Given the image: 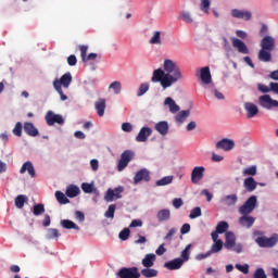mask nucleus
<instances>
[{"label":"nucleus","instance_id":"nucleus-1","mask_svg":"<svg viewBox=\"0 0 278 278\" xmlns=\"http://www.w3.org/2000/svg\"><path fill=\"white\" fill-rule=\"evenodd\" d=\"M163 68H157L153 71L151 81L152 84H161L162 88H170L173 84H177L179 79H184L181 74V68L177 63L170 59H166L163 63Z\"/></svg>","mask_w":278,"mask_h":278},{"label":"nucleus","instance_id":"nucleus-2","mask_svg":"<svg viewBox=\"0 0 278 278\" xmlns=\"http://www.w3.org/2000/svg\"><path fill=\"white\" fill-rule=\"evenodd\" d=\"M257 207V197L251 195L239 208L238 212L241 215H250L253 214L255 208Z\"/></svg>","mask_w":278,"mask_h":278},{"label":"nucleus","instance_id":"nucleus-3","mask_svg":"<svg viewBox=\"0 0 278 278\" xmlns=\"http://www.w3.org/2000/svg\"><path fill=\"white\" fill-rule=\"evenodd\" d=\"M256 244H258V247H261V249H270L273 247H275L278 242V235L274 233L271 237H257L255 239Z\"/></svg>","mask_w":278,"mask_h":278},{"label":"nucleus","instance_id":"nucleus-4","mask_svg":"<svg viewBox=\"0 0 278 278\" xmlns=\"http://www.w3.org/2000/svg\"><path fill=\"white\" fill-rule=\"evenodd\" d=\"M131 160H134V153L130 150H125L122 153L121 159L117 163L118 173H123V170H125V168L129 166V163L131 162Z\"/></svg>","mask_w":278,"mask_h":278},{"label":"nucleus","instance_id":"nucleus-5","mask_svg":"<svg viewBox=\"0 0 278 278\" xmlns=\"http://www.w3.org/2000/svg\"><path fill=\"white\" fill-rule=\"evenodd\" d=\"M45 121L48 127L53 125H64V117L60 114H55L53 111H48L45 116Z\"/></svg>","mask_w":278,"mask_h":278},{"label":"nucleus","instance_id":"nucleus-6","mask_svg":"<svg viewBox=\"0 0 278 278\" xmlns=\"http://www.w3.org/2000/svg\"><path fill=\"white\" fill-rule=\"evenodd\" d=\"M123 192H125V188L123 186L116 187L114 189H108L104 200L108 203H112V201H116V199H123Z\"/></svg>","mask_w":278,"mask_h":278},{"label":"nucleus","instance_id":"nucleus-7","mask_svg":"<svg viewBox=\"0 0 278 278\" xmlns=\"http://www.w3.org/2000/svg\"><path fill=\"white\" fill-rule=\"evenodd\" d=\"M118 278H140V271L138 267H122L117 273Z\"/></svg>","mask_w":278,"mask_h":278},{"label":"nucleus","instance_id":"nucleus-8","mask_svg":"<svg viewBox=\"0 0 278 278\" xmlns=\"http://www.w3.org/2000/svg\"><path fill=\"white\" fill-rule=\"evenodd\" d=\"M258 104L265 110H273V108H278V101L274 100L268 94L261 96L258 98Z\"/></svg>","mask_w":278,"mask_h":278},{"label":"nucleus","instance_id":"nucleus-9","mask_svg":"<svg viewBox=\"0 0 278 278\" xmlns=\"http://www.w3.org/2000/svg\"><path fill=\"white\" fill-rule=\"evenodd\" d=\"M141 181H151V172H149V169L142 168L136 173L134 177L135 186H138V184H140Z\"/></svg>","mask_w":278,"mask_h":278},{"label":"nucleus","instance_id":"nucleus-10","mask_svg":"<svg viewBox=\"0 0 278 278\" xmlns=\"http://www.w3.org/2000/svg\"><path fill=\"white\" fill-rule=\"evenodd\" d=\"M204 175H205V167L195 166L191 172V181L193 184H199L201 179H203Z\"/></svg>","mask_w":278,"mask_h":278},{"label":"nucleus","instance_id":"nucleus-11","mask_svg":"<svg viewBox=\"0 0 278 278\" xmlns=\"http://www.w3.org/2000/svg\"><path fill=\"white\" fill-rule=\"evenodd\" d=\"M261 49L265 51H275V38L265 36L261 41Z\"/></svg>","mask_w":278,"mask_h":278},{"label":"nucleus","instance_id":"nucleus-12","mask_svg":"<svg viewBox=\"0 0 278 278\" xmlns=\"http://www.w3.org/2000/svg\"><path fill=\"white\" fill-rule=\"evenodd\" d=\"M239 225L245 227V229H251V227L255 225V217L251 215H241V217H239Z\"/></svg>","mask_w":278,"mask_h":278},{"label":"nucleus","instance_id":"nucleus-13","mask_svg":"<svg viewBox=\"0 0 278 278\" xmlns=\"http://www.w3.org/2000/svg\"><path fill=\"white\" fill-rule=\"evenodd\" d=\"M215 147L217 150L222 149L223 151H231V149L236 147V142H233V140L230 139H222L216 143Z\"/></svg>","mask_w":278,"mask_h":278},{"label":"nucleus","instance_id":"nucleus-14","mask_svg":"<svg viewBox=\"0 0 278 278\" xmlns=\"http://www.w3.org/2000/svg\"><path fill=\"white\" fill-rule=\"evenodd\" d=\"M184 266V260L177 257L173 261H168L164 264V267L167 268V270H179Z\"/></svg>","mask_w":278,"mask_h":278},{"label":"nucleus","instance_id":"nucleus-15","mask_svg":"<svg viewBox=\"0 0 278 278\" xmlns=\"http://www.w3.org/2000/svg\"><path fill=\"white\" fill-rule=\"evenodd\" d=\"M244 110L247 112L248 118H254V116H257L260 113V109H257V105L251 102L244 103Z\"/></svg>","mask_w":278,"mask_h":278},{"label":"nucleus","instance_id":"nucleus-16","mask_svg":"<svg viewBox=\"0 0 278 278\" xmlns=\"http://www.w3.org/2000/svg\"><path fill=\"white\" fill-rule=\"evenodd\" d=\"M20 173L21 175H25V173H28L29 177H36V169L34 168V164L30 161H27L22 165Z\"/></svg>","mask_w":278,"mask_h":278},{"label":"nucleus","instance_id":"nucleus-17","mask_svg":"<svg viewBox=\"0 0 278 278\" xmlns=\"http://www.w3.org/2000/svg\"><path fill=\"white\" fill-rule=\"evenodd\" d=\"M151 134H153V130L150 127H142L136 137L137 142H147Z\"/></svg>","mask_w":278,"mask_h":278},{"label":"nucleus","instance_id":"nucleus-18","mask_svg":"<svg viewBox=\"0 0 278 278\" xmlns=\"http://www.w3.org/2000/svg\"><path fill=\"white\" fill-rule=\"evenodd\" d=\"M231 16H233V18H242L243 21H251V16H253V14L251 13V11H241L238 9H233L231 11Z\"/></svg>","mask_w":278,"mask_h":278},{"label":"nucleus","instance_id":"nucleus-19","mask_svg":"<svg viewBox=\"0 0 278 278\" xmlns=\"http://www.w3.org/2000/svg\"><path fill=\"white\" fill-rule=\"evenodd\" d=\"M71 81H73V76L71 73H66L61 76L60 80L55 79L53 84H59L60 88H68L71 86Z\"/></svg>","mask_w":278,"mask_h":278},{"label":"nucleus","instance_id":"nucleus-20","mask_svg":"<svg viewBox=\"0 0 278 278\" xmlns=\"http://www.w3.org/2000/svg\"><path fill=\"white\" fill-rule=\"evenodd\" d=\"M81 190L85 192V194H94L96 197H99L100 192L99 189L94 187V184L89 182H83L81 184Z\"/></svg>","mask_w":278,"mask_h":278},{"label":"nucleus","instance_id":"nucleus-21","mask_svg":"<svg viewBox=\"0 0 278 278\" xmlns=\"http://www.w3.org/2000/svg\"><path fill=\"white\" fill-rule=\"evenodd\" d=\"M232 47L239 51V53L248 54L249 53V48L247 45L238 39V38H232Z\"/></svg>","mask_w":278,"mask_h":278},{"label":"nucleus","instance_id":"nucleus-22","mask_svg":"<svg viewBox=\"0 0 278 278\" xmlns=\"http://www.w3.org/2000/svg\"><path fill=\"white\" fill-rule=\"evenodd\" d=\"M200 79L203 84H212V73L210 72L208 66L200 70Z\"/></svg>","mask_w":278,"mask_h":278},{"label":"nucleus","instance_id":"nucleus-23","mask_svg":"<svg viewBox=\"0 0 278 278\" xmlns=\"http://www.w3.org/2000/svg\"><path fill=\"white\" fill-rule=\"evenodd\" d=\"M24 131L27 134V136H30L31 138H36L40 132L38 131V128L34 126V123L31 122H26L24 124Z\"/></svg>","mask_w":278,"mask_h":278},{"label":"nucleus","instance_id":"nucleus-24","mask_svg":"<svg viewBox=\"0 0 278 278\" xmlns=\"http://www.w3.org/2000/svg\"><path fill=\"white\" fill-rule=\"evenodd\" d=\"M156 256L153 253L146 254V256L142 258L141 264L144 268H153L155 264Z\"/></svg>","mask_w":278,"mask_h":278},{"label":"nucleus","instance_id":"nucleus-25","mask_svg":"<svg viewBox=\"0 0 278 278\" xmlns=\"http://www.w3.org/2000/svg\"><path fill=\"white\" fill-rule=\"evenodd\" d=\"M243 188H245L247 192H253L257 188V181L253 177H248L243 181Z\"/></svg>","mask_w":278,"mask_h":278},{"label":"nucleus","instance_id":"nucleus-26","mask_svg":"<svg viewBox=\"0 0 278 278\" xmlns=\"http://www.w3.org/2000/svg\"><path fill=\"white\" fill-rule=\"evenodd\" d=\"M225 249H233V247H236V235H233V232L228 231L226 232V240L224 243Z\"/></svg>","mask_w":278,"mask_h":278},{"label":"nucleus","instance_id":"nucleus-27","mask_svg":"<svg viewBox=\"0 0 278 278\" xmlns=\"http://www.w3.org/2000/svg\"><path fill=\"white\" fill-rule=\"evenodd\" d=\"M164 105H168L169 112L172 114H177V112H179V110H180L179 105L170 97L165 99Z\"/></svg>","mask_w":278,"mask_h":278},{"label":"nucleus","instance_id":"nucleus-28","mask_svg":"<svg viewBox=\"0 0 278 278\" xmlns=\"http://www.w3.org/2000/svg\"><path fill=\"white\" fill-rule=\"evenodd\" d=\"M96 111L98 112V116H104L105 114V98H100L94 102Z\"/></svg>","mask_w":278,"mask_h":278},{"label":"nucleus","instance_id":"nucleus-29","mask_svg":"<svg viewBox=\"0 0 278 278\" xmlns=\"http://www.w3.org/2000/svg\"><path fill=\"white\" fill-rule=\"evenodd\" d=\"M154 129L161 134V136H166L168 134V122L163 121L155 124Z\"/></svg>","mask_w":278,"mask_h":278},{"label":"nucleus","instance_id":"nucleus-30","mask_svg":"<svg viewBox=\"0 0 278 278\" xmlns=\"http://www.w3.org/2000/svg\"><path fill=\"white\" fill-rule=\"evenodd\" d=\"M79 192H80L79 187L75 185H70L66 188L65 194L66 197H68V199H75V197H78Z\"/></svg>","mask_w":278,"mask_h":278},{"label":"nucleus","instance_id":"nucleus-31","mask_svg":"<svg viewBox=\"0 0 278 278\" xmlns=\"http://www.w3.org/2000/svg\"><path fill=\"white\" fill-rule=\"evenodd\" d=\"M156 218L159 223H164V220H170V210L168 208H163L157 212Z\"/></svg>","mask_w":278,"mask_h":278},{"label":"nucleus","instance_id":"nucleus-32","mask_svg":"<svg viewBox=\"0 0 278 278\" xmlns=\"http://www.w3.org/2000/svg\"><path fill=\"white\" fill-rule=\"evenodd\" d=\"M61 226L63 227V229H75V231H79V227L77 226V224H75L71 219L61 220Z\"/></svg>","mask_w":278,"mask_h":278},{"label":"nucleus","instance_id":"nucleus-33","mask_svg":"<svg viewBox=\"0 0 278 278\" xmlns=\"http://www.w3.org/2000/svg\"><path fill=\"white\" fill-rule=\"evenodd\" d=\"M258 60L261 62H270L273 60V54H270V51L268 50H260L258 52Z\"/></svg>","mask_w":278,"mask_h":278},{"label":"nucleus","instance_id":"nucleus-34","mask_svg":"<svg viewBox=\"0 0 278 278\" xmlns=\"http://www.w3.org/2000/svg\"><path fill=\"white\" fill-rule=\"evenodd\" d=\"M55 199L60 205H66L67 203H71V200L66 198V194L62 191H55Z\"/></svg>","mask_w":278,"mask_h":278},{"label":"nucleus","instance_id":"nucleus-35","mask_svg":"<svg viewBox=\"0 0 278 278\" xmlns=\"http://www.w3.org/2000/svg\"><path fill=\"white\" fill-rule=\"evenodd\" d=\"M157 274H159L157 269H153L151 267H146L144 269L141 270L142 277H146V278L156 277Z\"/></svg>","mask_w":278,"mask_h":278},{"label":"nucleus","instance_id":"nucleus-36","mask_svg":"<svg viewBox=\"0 0 278 278\" xmlns=\"http://www.w3.org/2000/svg\"><path fill=\"white\" fill-rule=\"evenodd\" d=\"M188 116H190V110L180 111L175 117L176 123H179L181 125L186 122V118H188Z\"/></svg>","mask_w":278,"mask_h":278},{"label":"nucleus","instance_id":"nucleus-37","mask_svg":"<svg viewBox=\"0 0 278 278\" xmlns=\"http://www.w3.org/2000/svg\"><path fill=\"white\" fill-rule=\"evenodd\" d=\"M28 199H27V195H17L15 198V206L18 208V210H23V207H25V203H27Z\"/></svg>","mask_w":278,"mask_h":278},{"label":"nucleus","instance_id":"nucleus-38","mask_svg":"<svg viewBox=\"0 0 278 278\" xmlns=\"http://www.w3.org/2000/svg\"><path fill=\"white\" fill-rule=\"evenodd\" d=\"M109 89L113 90L114 94H121V90H123V85L121 84V81L115 80L110 84Z\"/></svg>","mask_w":278,"mask_h":278},{"label":"nucleus","instance_id":"nucleus-39","mask_svg":"<svg viewBox=\"0 0 278 278\" xmlns=\"http://www.w3.org/2000/svg\"><path fill=\"white\" fill-rule=\"evenodd\" d=\"M45 204L38 203L33 206V214L34 216H42L45 214Z\"/></svg>","mask_w":278,"mask_h":278},{"label":"nucleus","instance_id":"nucleus-40","mask_svg":"<svg viewBox=\"0 0 278 278\" xmlns=\"http://www.w3.org/2000/svg\"><path fill=\"white\" fill-rule=\"evenodd\" d=\"M213 245L208 252H211V255L213 253H219V251H223V240L213 241Z\"/></svg>","mask_w":278,"mask_h":278},{"label":"nucleus","instance_id":"nucleus-41","mask_svg":"<svg viewBox=\"0 0 278 278\" xmlns=\"http://www.w3.org/2000/svg\"><path fill=\"white\" fill-rule=\"evenodd\" d=\"M226 205H236L238 203V195L237 194H229L224 198Z\"/></svg>","mask_w":278,"mask_h":278},{"label":"nucleus","instance_id":"nucleus-42","mask_svg":"<svg viewBox=\"0 0 278 278\" xmlns=\"http://www.w3.org/2000/svg\"><path fill=\"white\" fill-rule=\"evenodd\" d=\"M190 249H192V244H188L185 250H182L180 257L182 262H188L190 260Z\"/></svg>","mask_w":278,"mask_h":278},{"label":"nucleus","instance_id":"nucleus-43","mask_svg":"<svg viewBox=\"0 0 278 278\" xmlns=\"http://www.w3.org/2000/svg\"><path fill=\"white\" fill-rule=\"evenodd\" d=\"M212 2L210 0H201L200 10L204 12V14H210V5Z\"/></svg>","mask_w":278,"mask_h":278},{"label":"nucleus","instance_id":"nucleus-44","mask_svg":"<svg viewBox=\"0 0 278 278\" xmlns=\"http://www.w3.org/2000/svg\"><path fill=\"white\" fill-rule=\"evenodd\" d=\"M229 229V224L227 222H219L216 226L217 233H225Z\"/></svg>","mask_w":278,"mask_h":278},{"label":"nucleus","instance_id":"nucleus-45","mask_svg":"<svg viewBox=\"0 0 278 278\" xmlns=\"http://www.w3.org/2000/svg\"><path fill=\"white\" fill-rule=\"evenodd\" d=\"M168 184H173V176H165L156 181V186H168Z\"/></svg>","mask_w":278,"mask_h":278},{"label":"nucleus","instance_id":"nucleus-46","mask_svg":"<svg viewBox=\"0 0 278 278\" xmlns=\"http://www.w3.org/2000/svg\"><path fill=\"white\" fill-rule=\"evenodd\" d=\"M149 92V83H143L140 85L139 90L137 92V97H142Z\"/></svg>","mask_w":278,"mask_h":278},{"label":"nucleus","instance_id":"nucleus-47","mask_svg":"<svg viewBox=\"0 0 278 278\" xmlns=\"http://www.w3.org/2000/svg\"><path fill=\"white\" fill-rule=\"evenodd\" d=\"M53 86H54V89L56 90V92L60 94L61 101H66L68 99V97H66V94H64L62 87H60V83H53Z\"/></svg>","mask_w":278,"mask_h":278},{"label":"nucleus","instance_id":"nucleus-48","mask_svg":"<svg viewBox=\"0 0 278 278\" xmlns=\"http://www.w3.org/2000/svg\"><path fill=\"white\" fill-rule=\"evenodd\" d=\"M14 136H17V138H21L23 136V124L21 122H17L15 124V127L13 128Z\"/></svg>","mask_w":278,"mask_h":278},{"label":"nucleus","instance_id":"nucleus-49","mask_svg":"<svg viewBox=\"0 0 278 278\" xmlns=\"http://www.w3.org/2000/svg\"><path fill=\"white\" fill-rule=\"evenodd\" d=\"M116 212V204H111L108 211L104 213L105 218H114Z\"/></svg>","mask_w":278,"mask_h":278},{"label":"nucleus","instance_id":"nucleus-50","mask_svg":"<svg viewBox=\"0 0 278 278\" xmlns=\"http://www.w3.org/2000/svg\"><path fill=\"white\" fill-rule=\"evenodd\" d=\"M260 92L267 94V92H273V83L269 84V87L264 84H258Z\"/></svg>","mask_w":278,"mask_h":278},{"label":"nucleus","instance_id":"nucleus-51","mask_svg":"<svg viewBox=\"0 0 278 278\" xmlns=\"http://www.w3.org/2000/svg\"><path fill=\"white\" fill-rule=\"evenodd\" d=\"M131 233V230H129V228H124L119 235H118V238L119 240H129V236Z\"/></svg>","mask_w":278,"mask_h":278},{"label":"nucleus","instance_id":"nucleus-52","mask_svg":"<svg viewBox=\"0 0 278 278\" xmlns=\"http://www.w3.org/2000/svg\"><path fill=\"white\" fill-rule=\"evenodd\" d=\"M202 212H201V207L195 206L189 214V218L194 219V218H199V216H201Z\"/></svg>","mask_w":278,"mask_h":278},{"label":"nucleus","instance_id":"nucleus-53","mask_svg":"<svg viewBox=\"0 0 278 278\" xmlns=\"http://www.w3.org/2000/svg\"><path fill=\"white\" fill-rule=\"evenodd\" d=\"M47 237L51 240L53 238H60V230L55 228H50L48 229V235Z\"/></svg>","mask_w":278,"mask_h":278},{"label":"nucleus","instance_id":"nucleus-54","mask_svg":"<svg viewBox=\"0 0 278 278\" xmlns=\"http://www.w3.org/2000/svg\"><path fill=\"white\" fill-rule=\"evenodd\" d=\"M253 278H268L264 268L260 267L254 271Z\"/></svg>","mask_w":278,"mask_h":278},{"label":"nucleus","instance_id":"nucleus-55","mask_svg":"<svg viewBox=\"0 0 278 278\" xmlns=\"http://www.w3.org/2000/svg\"><path fill=\"white\" fill-rule=\"evenodd\" d=\"M235 268H237V270H239L240 273H243V275H249V264H236Z\"/></svg>","mask_w":278,"mask_h":278},{"label":"nucleus","instance_id":"nucleus-56","mask_svg":"<svg viewBox=\"0 0 278 278\" xmlns=\"http://www.w3.org/2000/svg\"><path fill=\"white\" fill-rule=\"evenodd\" d=\"M243 175H257V167L256 166H250L243 170Z\"/></svg>","mask_w":278,"mask_h":278},{"label":"nucleus","instance_id":"nucleus-57","mask_svg":"<svg viewBox=\"0 0 278 278\" xmlns=\"http://www.w3.org/2000/svg\"><path fill=\"white\" fill-rule=\"evenodd\" d=\"M80 50V58L83 62H86V58L88 55V46H80L79 47Z\"/></svg>","mask_w":278,"mask_h":278},{"label":"nucleus","instance_id":"nucleus-58","mask_svg":"<svg viewBox=\"0 0 278 278\" xmlns=\"http://www.w3.org/2000/svg\"><path fill=\"white\" fill-rule=\"evenodd\" d=\"M181 18L185 23H193L194 21L192 20V16L188 12H182L181 13Z\"/></svg>","mask_w":278,"mask_h":278},{"label":"nucleus","instance_id":"nucleus-59","mask_svg":"<svg viewBox=\"0 0 278 278\" xmlns=\"http://www.w3.org/2000/svg\"><path fill=\"white\" fill-rule=\"evenodd\" d=\"M122 130L129 134V132L134 131V126H131L130 123H123Z\"/></svg>","mask_w":278,"mask_h":278},{"label":"nucleus","instance_id":"nucleus-60","mask_svg":"<svg viewBox=\"0 0 278 278\" xmlns=\"http://www.w3.org/2000/svg\"><path fill=\"white\" fill-rule=\"evenodd\" d=\"M75 218L76 220H79V223H84V220H86V215H84V212L81 211H76Z\"/></svg>","mask_w":278,"mask_h":278},{"label":"nucleus","instance_id":"nucleus-61","mask_svg":"<svg viewBox=\"0 0 278 278\" xmlns=\"http://www.w3.org/2000/svg\"><path fill=\"white\" fill-rule=\"evenodd\" d=\"M173 205L176 210H179V207H181V205H184V200H181V198H175L173 200Z\"/></svg>","mask_w":278,"mask_h":278},{"label":"nucleus","instance_id":"nucleus-62","mask_svg":"<svg viewBox=\"0 0 278 278\" xmlns=\"http://www.w3.org/2000/svg\"><path fill=\"white\" fill-rule=\"evenodd\" d=\"M67 64L70 66H75L77 64V56L75 54H72L67 58Z\"/></svg>","mask_w":278,"mask_h":278},{"label":"nucleus","instance_id":"nucleus-63","mask_svg":"<svg viewBox=\"0 0 278 278\" xmlns=\"http://www.w3.org/2000/svg\"><path fill=\"white\" fill-rule=\"evenodd\" d=\"M175 233H177V229L172 228L169 229V231L167 232V235L164 237V240H173V236H175Z\"/></svg>","mask_w":278,"mask_h":278},{"label":"nucleus","instance_id":"nucleus-64","mask_svg":"<svg viewBox=\"0 0 278 278\" xmlns=\"http://www.w3.org/2000/svg\"><path fill=\"white\" fill-rule=\"evenodd\" d=\"M150 45H162V39L160 36H153L150 39Z\"/></svg>","mask_w":278,"mask_h":278}]
</instances>
